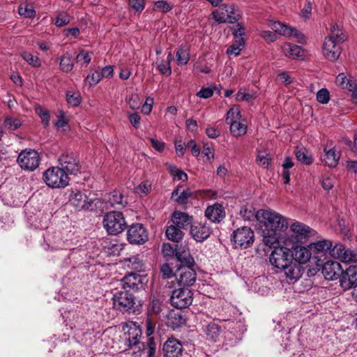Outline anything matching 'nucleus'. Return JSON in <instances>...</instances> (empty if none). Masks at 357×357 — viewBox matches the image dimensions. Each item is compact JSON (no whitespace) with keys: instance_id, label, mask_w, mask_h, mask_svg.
<instances>
[{"instance_id":"nucleus-1","label":"nucleus","mask_w":357,"mask_h":357,"mask_svg":"<svg viewBox=\"0 0 357 357\" xmlns=\"http://www.w3.org/2000/svg\"><path fill=\"white\" fill-rule=\"evenodd\" d=\"M124 332V345L128 351L134 357H140L145 350V344L141 341L142 331L139 325L129 321L123 326Z\"/></svg>"},{"instance_id":"nucleus-2","label":"nucleus","mask_w":357,"mask_h":357,"mask_svg":"<svg viewBox=\"0 0 357 357\" xmlns=\"http://www.w3.org/2000/svg\"><path fill=\"white\" fill-rule=\"evenodd\" d=\"M257 220L262 223L266 230L284 231L288 227L286 218L271 210L260 209L256 212Z\"/></svg>"},{"instance_id":"nucleus-3","label":"nucleus","mask_w":357,"mask_h":357,"mask_svg":"<svg viewBox=\"0 0 357 357\" xmlns=\"http://www.w3.org/2000/svg\"><path fill=\"white\" fill-rule=\"evenodd\" d=\"M44 182L50 188H62L68 185V173L59 167L48 168L43 175Z\"/></svg>"},{"instance_id":"nucleus-4","label":"nucleus","mask_w":357,"mask_h":357,"mask_svg":"<svg viewBox=\"0 0 357 357\" xmlns=\"http://www.w3.org/2000/svg\"><path fill=\"white\" fill-rule=\"evenodd\" d=\"M103 227L107 232L112 235L121 233L126 227V222L122 213L110 211L107 213L102 220Z\"/></svg>"},{"instance_id":"nucleus-5","label":"nucleus","mask_w":357,"mask_h":357,"mask_svg":"<svg viewBox=\"0 0 357 357\" xmlns=\"http://www.w3.org/2000/svg\"><path fill=\"white\" fill-rule=\"evenodd\" d=\"M114 307L122 312H135L137 310L135 297L128 291H119L113 294Z\"/></svg>"},{"instance_id":"nucleus-6","label":"nucleus","mask_w":357,"mask_h":357,"mask_svg":"<svg viewBox=\"0 0 357 357\" xmlns=\"http://www.w3.org/2000/svg\"><path fill=\"white\" fill-rule=\"evenodd\" d=\"M213 19L219 24L235 23L241 17V11L234 5H222L213 11Z\"/></svg>"},{"instance_id":"nucleus-7","label":"nucleus","mask_w":357,"mask_h":357,"mask_svg":"<svg viewBox=\"0 0 357 357\" xmlns=\"http://www.w3.org/2000/svg\"><path fill=\"white\" fill-rule=\"evenodd\" d=\"M254 239V231L248 227L238 228L231 235V242L236 248L246 249L253 244Z\"/></svg>"},{"instance_id":"nucleus-8","label":"nucleus","mask_w":357,"mask_h":357,"mask_svg":"<svg viewBox=\"0 0 357 357\" xmlns=\"http://www.w3.org/2000/svg\"><path fill=\"white\" fill-rule=\"evenodd\" d=\"M70 203L77 210H93L95 206L102 204L101 199H89L80 191H73L70 195Z\"/></svg>"},{"instance_id":"nucleus-9","label":"nucleus","mask_w":357,"mask_h":357,"mask_svg":"<svg viewBox=\"0 0 357 357\" xmlns=\"http://www.w3.org/2000/svg\"><path fill=\"white\" fill-rule=\"evenodd\" d=\"M17 161L22 169L33 172L39 166L40 158L36 150L25 149L20 153Z\"/></svg>"},{"instance_id":"nucleus-10","label":"nucleus","mask_w":357,"mask_h":357,"mask_svg":"<svg viewBox=\"0 0 357 357\" xmlns=\"http://www.w3.org/2000/svg\"><path fill=\"white\" fill-rule=\"evenodd\" d=\"M291 260L293 259L291 250L283 246L275 247L269 257L271 264L278 269V272L289 263H291Z\"/></svg>"},{"instance_id":"nucleus-11","label":"nucleus","mask_w":357,"mask_h":357,"mask_svg":"<svg viewBox=\"0 0 357 357\" xmlns=\"http://www.w3.org/2000/svg\"><path fill=\"white\" fill-rule=\"evenodd\" d=\"M192 300L193 293L188 288H179L174 290L170 298L172 305L178 309L188 307L192 304Z\"/></svg>"},{"instance_id":"nucleus-12","label":"nucleus","mask_w":357,"mask_h":357,"mask_svg":"<svg viewBox=\"0 0 357 357\" xmlns=\"http://www.w3.org/2000/svg\"><path fill=\"white\" fill-rule=\"evenodd\" d=\"M149 234L140 223L131 225L127 230V240L131 244L142 245L148 241Z\"/></svg>"},{"instance_id":"nucleus-13","label":"nucleus","mask_w":357,"mask_h":357,"mask_svg":"<svg viewBox=\"0 0 357 357\" xmlns=\"http://www.w3.org/2000/svg\"><path fill=\"white\" fill-rule=\"evenodd\" d=\"M192 267L180 266L177 268L175 276L180 286L190 287L194 284L196 281L197 274Z\"/></svg>"},{"instance_id":"nucleus-14","label":"nucleus","mask_w":357,"mask_h":357,"mask_svg":"<svg viewBox=\"0 0 357 357\" xmlns=\"http://www.w3.org/2000/svg\"><path fill=\"white\" fill-rule=\"evenodd\" d=\"M59 162L61 168L67 173L76 174L80 170L79 161L73 153H63L59 158Z\"/></svg>"},{"instance_id":"nucleus-15","label":"nucleus","mask_w":357,"mask_h":357,"mask_svg":"<svg viewBox=\"0 0 357 357\" xmlns=\"http://www.w3.org/2000/svg\"><path fill=\"white\" fill-rule=\"evenodd\" d=\"M66 325L69 326L70 329L78 331L84 329L86 325V319L75 310L65 311L61 314Z\"/></svg>"},{"instance_id":"nucleus-16","label":"nucleus","mask_w":357,"mask_h":357,"mask_svg":"<svg viewBox=\"0 0 357 357\" xmlns=\"http://www.w3.org/2000/svg\"><path fill=\"white\" fill-rule=\"evenodd\" d=\"M302 265L296 261L291 260L285 267L279 271V273H283L289 283H294L298 281L303 273Z\"/></svg>"},{"instance_id":"nucleus-17","label":"nucleus","mask_w":357,"mask_h":357,"mask_svg":"<svg viewBox=\"0 0 357 357\" xmlns=\"http://www.w3.org/2000/svg\"><path fill=\"white\" fill-rule=\"evenodd\" d=\"M290 230L293 233L296 243L305 242L315 232L307 225L297 221L291 225Z\"/></svg>"},{"instance_id":"nucleus-18","label":"nucleus","mask_w":357,"mask_h":357,"mask_svg":"<svg viewBox=\"0 0 357 357\" xmlns=\"http://www.w3.org/2000/svg\"><path fill=\"white\" fill-rule=\"evenodd\" d=\"M340 287L344 290H349L357 286V266H350L342 271L340 279Z\"/></svg>"},{"instance_id":"nucleus-19","label":"nucleus","mask_w":357,"mask_h":357,"mask_svg":"<svg viewBox=\"0 0 357 357\" xmlns=\"http://www.w3.org/2000/svg\"><path fill=\"white\" fill-rule=\"evenodd\" d=\"M190 234L197 242H203L211 234V229L206 223L193 222L190 227Z\"/></svg>"},{"instance_id":"nucleus-20","label":"nucleus","mask_w":357,"mask_h":357,"mask_svg":"<svg viewBox=\"0 0 357 357\" xmlns=\"http://www.w3.org/2000/svg\"><path fill=\"white\" fill-rule=\"evenodd\" d=\"M342 271L340 264L333 261L325 262L321 268V273L324 277L328 280L340 279Z\"/></svg>"},{"instance_id":"nucleus-21","label":"nucleus","mask_w":357,"mask_h":357,"mask_svg":"<svg viewBox=\"0 0 357 357\" xmlns=\"http://www.w3.org/2000/svg\"><path fill=\"white\" fill-rule=\"evenodd\" d=\"M48 246L52 250L73 249L71 241L63 239L61 232L55 231L52 235L47 236Z\"/></svg>"},{"instance_id":"nucleus-22","label":"nucleus","mask_w":357,"mask_h":357,"mask_svg":"<svg viewBox=\"0 0 357 357\" xmlns=\"http://www.w3.org/2000/svg\"><path fill=\"white\" fill-rule=\"evenodd\" d=\"M205 333L206 338L212 342H218L220 338L223 337L225 339H229V333L222 332V327L215 322L209 323L206 328Z\"/></svg>"},{"instance_id":"nucleus-23","label":"nucleus","mask_w":357,"mask_h":357,"mask_svg":"<svg viewBox=\"0 0 357 357\" xmlns=\"http://www.w3.org/2000/svg\"><path fill=\"white\" fill-rule=\"evenodd\" d=\"M323 53L328 60L336 61L341 54L340 44L335 43L331 39H325L323 45Z\"/></svg>"},{"instance_id":"nucleus-24","label":"nucleus","mask_w":357,"mask_h":357,"mask_svg":"<svg viewBox=\"0 0 357 357\" xmlns=\"http://www.w3.org/2000/svg\"><path fill=\"white\" fill-rule=\"evenodd\" d=\"M165 357H181L182 354V345L176 339H168L163 346Z\"/></svg>"},{"instance_id":"nucleus-25","label":"nucleus","mask_w":357,"mask_h":357,"mask_svg":"<svg viewBox=\"0 0 357 357\" xmlns=\"http://www.w3.org/2000/svg\"><path fill=\"white\" fill-rule=\"evenodd\" d=\"M172 221L176 227L185 229L193 224V218L186 213L174 211L172 215Z\"/></svg>"},{"instance_id":"nucleus-26","label":"nucleus","mask_w":357,"mask_h":357,"mask_svg":"<svg viewBox=\"0 0 357 357\" xmlns=\"http://www.w3.org/2000/svg\"><path fill=\"white\" fill-rule=\"evenodd\" d=\"M310 250V248L303 246H296L294 248V251H291L293 260L301 265L307 263L311 257Z\"/></svg>"},{"instance_id":"nucleus-27","label":"nucleus","mask_w":357,"mask_h":357,"mask_svg":"<svg viewBox=\"0 0 357 357\" xmlns=\"http://www.w3.org/2000/svg\"><path fill=\"white\" fill-rule=\"evenodd\" d=\"M205 215L212 222H220L225 218V213L222 205L214 204L207 207Z\"/></svg>"},{"instance_id":"nucleus-28","label":"nucleus","mask_w":357,"mask_h":357,"mask_svg":"<svg viewBox=\"0 0 357 357\" xmlns=\"http://www.w3.org/2000/svg\"><path fill=\"white\" fill-rule=\"evenodd\" d=\"M105 202V208L107 209L109 206L115 207L116 206H124L127 202L123 199L122 194L117 190H114L107 194L104 199Z\"/></svg>"},{"instance_id":"nucleus-29","label":"nucleus","mask_w":357,"mask_h":357,"mask_svg":"<svg viewBox=\"0 0 357 357\" xmlns=\"http://www.w3.org/2000/svg\"><path fill=\"white\" fill-rule=\"evenodd\" d=\"M142 277L136 273H130L127 274L121 280L123 288L139 289L142 285Z\"/></svg>"},{"instance_id":"nucleus-30","label":"nucleus","mask_w":357,"mask_h":357,"mask_svg":"<svg viewBox=\"0 0 357 357\" xmlns=\"http://www.w3.org/2000/svg\"><path fill=\"white\" fill-rule=\"evenodd\" d=\"M122 263L125 268H128L130 270L137 272H142L144 271V264L139 255L125 258L122 260Z\"/></svg>"},{"instance_id":"nucleus-31","label":"nucleus","mask_w":357,"mask_h":357,"mask_svg":"<svg viewBox=\"0 0 357 357\" xmlns=\"http://www.w3.org/2000/svg\"><path fill=\"white\" fill-rule=\"evenodd\" d=\"M268 26L277 33L285 37H292L295 29L280 22H270Z\"/></svg>"},{"instance_id":"nucleus-32","label":"nucleus","mask_w":357,"mask_h":357,"mask_svg":"<svg viewBox=\"0 0 357 357\" xmlns=\"http://www.w3.org/2000/svg\"><path fill=\"white\" fill-rule=\"evenodd\" d=\"M230 132L235 137L243 136L247 132L248 125L245 119H242L229 123Z\"/></svg>"},{"instance_id":"nucleus-33","label":"nucleus","mask_w":357,"mask_h":357,"mask_svg":"<svg viewBox=\"0 0 357 357\" xmlns=\"http://www.w3.org/2000/svg\"><path fill=\"white\" fill-rule=\"evenodd\" d=\"M185 323V319L181 312L172 311L167 316V326L172 329L178 328Z\"/></svg>"},{"instance_id":"nucleus-34","label":"nucleus","mask_w":357,"mask_h":357,"mask_svg":"<svg viewBox=\"0 0 357 357\" xmlns=\"http://www.w3.org/2000/svg\"><path fill=\"white\" fill-rule=\"evenodd\" d=\"M284 54L292 59L301 58L303 56V50L300 46L285 43L282 46Z\"/></svg>"},{"instance_id":"nucleus-35","label":"nucleus","mask_w":357,"mask_h":357,"mask_svg":"<svg viewBox=\"0 0 357 357\" xmlns=\"http://www.w3.org/2000/svg\"><path fill=\"white\" fill-rule=\"evenodd\" d=\"M192 195V192L189 188L183 189L178 186L172 193V198L181 204H186L189 197Z\"/></svg>"},{"instance_id":"nucleus-36","label":"nucleus","mask_w":357,"mask_h":357,"mask_svg":"<svg viewBox=\"0 0 357 357\" xmlns=\"http://www.w3.org/2000/svg\"><path fill=\"white\" fill-rule=\"evenodd\" d=\"M333 246V242L330 240L323 239L310 244L309 248L313 249L317 253L326 255L329 254L330 250Z\"/></svg>"},{"instance_id":"nucleus-37","label":"nucleus","mask_w":357,"mask_h":357,"mask_svg":"<svg viewBox=\"0 0 357 357\" xmlns=\"http://www.w3.org/2000/svg\"><path fill=\"white\" fill-rule=\"evenodd\" d=\"M330 31V35L325 39H331L337 44H340L346 40V35L343 33L340 26L336 23L331 24Z\"/></svg>"},{"instance_id":"nucleus-38","label":"nucleus","mask_w":357,"mask_h":357,"mask_svg":"<svg viewBox=\"0 0 357 357\" xmlns=\"http://www.w3.org/2000/svg\"><path fill=\"white\" fill-rule=\"evenodd\" d=\"M165 234L169 240L174 242L181 241L184 236L181 229L176 227L174 224L167 227Z\"/></svg>"},{"instance_id":"nucleus-39","label":"nucleus","mask_w":357,"mask_h":357,"mask_svg":"<svg viewBox=\"0 0 357 357\" xmlns=\"http://www.w3.org/2000/svg\"><path fill=\"white\" fill-rule=\"evenodd\" d=\"M173 57L172 53L169 52L166 60H158L155 63L158 71L165 76H169L172 74L171 61Z\"/></svg>"},{"instance_id":"nucleus-40","label":"nucleus","mask_w":357,"mask_h":357,"mask_svg":"<svg viewBox=\"0 0 357 357\" xmlns=\"http://www.w3.org/2000/svg\"><path fill=\"white\" fill-rule=\"evenodd\" d=\"M176 257L177 259L181 263V266H194V259L191 257L190 252L184 248H179L176 250Z\"/></svg>"},{"instance_id":"nucleus-41","label":"nucleus","mask_w":357,"mask_h":357,"mask_svg":"<svg viewBox=\"0 0 357 357\" xmlns=\"http://www.w3.org/2000/svg\"><path fill=\"white\" fill-rule=\"evenodd\" d=\"M234 42L240 45H245V27L243 23H237L232 28Z\"/></svg>"},{"instance_id":"nucleus-42","label":"nucleus","mask_w":357,"mask_h":357,"mask_svg":"<svg viewBox=\"0 0 357 357\" xmlns=\"http://www.w3.org/2000/svg\"><path fill=\"white\" fill-rule=\"evenodd\" d=\"M325 155L324 160L325 163L330 167H334L337 165L340 155L336 152L334 148L326 150L324 149Z\"/></svg>"},{"instance_id":"nucleus-43","label":"nucleus","mask_w":357,"mask_h":357,"mask_svg":"<svg viewBox=\"0 0 357 357\" xmlns=\"http://www.w3.org/2000/svg\"><path fill=\"white\" fill-rule=\"evenodd\" d=\"M297 160L305 165H310L313 162L312 155L303 147H297L295 151Z\"/></svg>"},{"instance_id":"nucleus-44","label":"nucleus","mask_w":357,"mask_h":357,"mask_svg":"<svg viewBox=\"0 0 357 357\" xmlns=\"http://www.w3.org/2000/svg\"><path fill=\"white\" fill-rule=\"evenodd\" d=\"M263 242L264 243L270 247L275 248V245L278 243L279 236L277 231L264 230L263 231Z\"/></svg>"},{"instance_id":"nucleus-45","label":"nucleus","mask_w":357,"mask_h":357,"mask_svg":"<svg viewBox=\"0 0 357 357\" xmlns=\"http://www.w3.org/2000/svg\"><path fill=\"white\" fill-rule=\"evenodd\" d=\"M257 97V93L254 91L241 89L236 95V99L238 101L252 102Z\"/></svg>"},{"instance_id":"nucleus-46","label":"nucleus","mask_w":357,"mask_h":357,"mask_svg":"<svg viewBox=\"0 0 357 357\" xmlns=\"http://www.w3.org/2000/svg\"><path fill=\"white\" fill-rule=\"evenodd\" d=\"M176 56L178 66L187 64L190 60V54L188 48L180 47L176 52Z\"/></svg>"},{"instance_id":"nucleus-47","label":"nucleus","mask_w":357,"mask_h":357,"mask_svg":"<svg viewBox=\"0 0 357 357\" xmlns=\"http://www.w3.org/2000/svg\"><path fill=\"white\" fill-rule=\"evenodd\" d=\"M22 125V121L20 119L12 116L6 117L3 122L5 128L10 131H13L20 128Z\"/></svg>"},{"instance_id":"nucleus-48","label":"nucleus","mask_w":357,"mask_h":357,"mask_svg":"<svg viewBox=\"0 0 357 357\" xmlns=\"http://www.w3.org/2000/svg\"><path fill=\"white\" fill-rule=\"evenodd\" d=\"M59 67L65 73H69L73 70V58L69 54H66L61 57Z\"/></svg>"},{"instance_id":"nucleus-49","label":"nucleus","mask_w":357,"mask_h":357,"mask_svg":"<svg viewBox=\"0 0 357 357\" xmlns=\"http://www.w3.org/2000/svg\"><path fill=\"white\" fill-rule=\"evenodd\" d=\"M168 170L170 174L174 177V179L178 181H185L188 180V175L181 169H178L175 165L169 164Z\"/></svg>"},{"instance_id":"nucleus-50","label":"nucleus","mask_w":357,"mask_h":357,"mask_svg":"<svg viewBox=\"0 0 357 357\" xmlns=\"http://www.w3.org/2000/svg\"><path fill=\"white\" fill-rule=\"evenodd\" d=\"M242 119L240 109L238 106H233L227 113L226 121L228 124L231 121H236Z\"/></svg>"},{"instance_id":"nucleus-51","label":"nucleus","mask_w":357,"mask_h":357,"mask_svg":"<svg viewBox=\"0 0 357 357\" xmlns=\"http://www.w3.org/2000/svg\"><path fill=\"white\" fill-rule=\"evenodd\" d=\"M18 13L21 16L26 18H33L36 16V11L33 6L26 3L19 6Z\"/></svg>"},{"instance_id":"nucleus-52","label":"nucleus","mask_w":357,"mask_h":357,"mask_svg":"<svg viewBox=\"0 0 357 357\" xmlns=\"http://www.w3.org/2000/svg\"><path fill=\"white\" fill-rule=\"evenodd\" d=\"M345 250V247L342 244L340 243H333L329 255L334 258L340 259L342 260Z\"/></svg>"},{"instance_id":"nucleus-53","label":"nucleus","mask_w":357,"mask_h":357,"mask_svg":"<svg viewBox=\"0 0 357 357\" xmlns=\"http://www.w3.org/2000/svg\"><path fill=\"white\" fill-rule=\"evenodd\" d=\"M151 190V183L149 181H144L140 183L135 188V192L140 197L148 195Z\"/></svg>"},{"instance_id":"nucleus-54","label":"nucleus","mask_w":357,"mask_h":357,"mask_svg":"<svg viewBox=\"0 0 357 357\" xmlns=\"http://www.w3.org/2000/svg\"><path fill=\"white\" fill-rule=\"evenodd\" d=\"M36 113L41 119V122L45 128H47L49 125L50 116L49 112L40 106H38L35 109Z\"/></svg>"},{"instance_id":"nucleus-55","label":"nucleus","mask_w":357,"mask_h":357,"mask_svg":"<svg viewBox=\"0 0 357 357\" xmlns=\"http://www.w3.org/2000/svg\"><path fill=\"white\" fill-rule=\"evenodd\" d=\"M173 8V4L166 1H157L154 2L153 10L161 13H167Z\"/></svg>"},{"instance_id":"nucleus-56","label":"nucleus","mask_w":357,"mask_h":357,"mask_svg":"<svg viewBox=\"0 0 357 357\" xmlns=\"http://www.w3.org/2000/svg\"><path fill=\"white\" fill-rule=\"evenodd\" d=\"M66 101L68 104L72 107H77L80 104L81 97L78 92H66Z\"/></svg>"},{"instance_id":"nucleus-57","label":"nucleus","mask_w":357,"mask_h":357,"mask_svg":"<svg viewBox=\"0 0 357 357\" xmlns=\"http://www.w3.org/2000/svg\"><path fill=\"white\" fill-rule=\"evenodd\" d=\"M240 214L245 220H252L254 218L257 219L256 212L251 206H243L240 211Z\"/></svg>"},{"instance_id":"nucleus-58","label":"nucleus","mask_w":357,"mask_h":357,"mask_svg":"<svg viewBox=\"0 0 357 357\" xmlns=\"http://www.w3.org/2000/svg\"><path fill=\"white\" fill-rule=\"evenodd\" d=\"M22 56L29 65L33 67H39L40 66L39 58L33 56L30 52H24L22 53Z\"/></svg>"},{"instance_id":"nucleus-59","label":"nucleus","mask_w":357,"mask_h":357,"mask_svg":"<svg viewBox=\"0 0 357 357\" xmlns=\"http://www.w3.org/2000/svg\"><path fill=\"white\" fill-rule=\"evenodd\" d=\"M271 158L268 153L266 152H259L257 158V164L264 167L268 168L270 165Z\"/></svg>"},{"instance_id":"nucleus-60","label":"nucleus","mask_w":357,"mask_h":357,"mask_svg":"<svg viewBox=\"0 0 357 357\" xmlns=\"http://www.w3.org/2000/svg\"><path fill=\"white\" fill-rule=\"evenodd\" d=\"M70 22V15L66 12H61L56 17L55 25L61 27L68 24Z\"/></svg>"},{"instance_id":"nucleus-61","label":"nucleus","mask_w":357,"mask_h":357,"mask_svg":"<svg viewBox=\"0 0 357 357\" xmlns=\"http://www.w3.org/2000/svg\"><path fill=\"white\" fill-rule=\"evenodd\" d=\"M342 260L344 262H356L357 250L350 249L345 250Z\"/></svg>"},{"instance_id":"nucleus-62","label":"nucleus","mask_w":357,"mask_h":357,"mask_svg":"<svg viewBox=\"0 0 357 357\" xmlns=\"http://www.w3.org/2000/svg\"><path fill=\"white\" fill-rule=\"evenodd\" d=\"M317 100L321 104H326L330 100V94L326 89H321L317 93Z\"/></svg>"},{"instance_id":"nucleus-63","label":"nucleus","mask_w":357,"mask_h":357,"mask_svg":"<svg viewBox=\"0 0 357 357\" xmlns=\"http://www.w3.org/2000/svg\"><path fill=\"white\" fill-rule=\"evenodd\" d=\"M102 79V76L100 72L96 71L87 76L85 79L86 82H89V86L95 85L98 83Z\"/></svg>"},{"instance_id":"nucleus-64","label":"nucleus","mask_w":357,"mask_h":357,"mask_svg":"<svg viewBox=\"0 0 357 357\" xmlns=\"http://www.w3.org/2000/svg\"><path fill=\"white\" fill-rule=\"evenodd\" d=\"M128 4L130 8L137 12H142L144 9V0H129Z\"/></svg>"}]
</instances>
